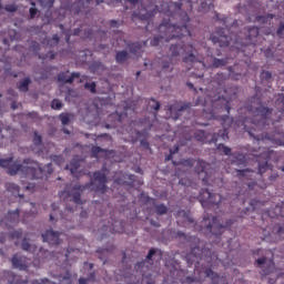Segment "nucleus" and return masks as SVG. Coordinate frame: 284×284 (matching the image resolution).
<instances>
[{
    "mask_svg": "<svg viewBox=\"0 0 284 284\" xmlns=\"http://www.w3.org/2000/svg\"><path fill=\"white\" fill-rule=\"evenodd\" d=\"M149 105L151 110H154V112H159V110H161V103L154 99H151L149 101Z\"/></svg>",
    "mask_w": 284,
    "mask_h": 284,
    "instance_id": "obj_41",
    "label": "nucleus"
},
{
    "mask_svg": "<svg viewBox=\"0 0 284 284\" xmlns=\"http://www.w3.org/2000/svg\"><path fill=\"white\" fill-rule=\"evenodd\" d=\"M37 14H39V9H37V7H31L29 9V19H37Z\"/></svg>",
    "mask_w": 284,
    "mask_h": 284,
    "instance_id": "obj_50",
    "label": "nucleus"
},
{
    "mask_svg": "<svg viewBox=\"0 0 284 284\" xmlns=\"http://www.w3.org/2000/svg\"><path fill=\"white\" fill-rule=\"evenodd\" d=\"M92 1L94 0H78L73 3L68 1L63 4V8L71 14H78L88 19L92 12ZM101 3H110V0H95V6H101Z\"/></svg>",
    "mask_w": 284,
    "mask_h": 284,
    "instance_id": "obj_10",
    "label": "nucleus"
},
{
    "mask_svg": "<svg viewBox=\"0 0 284 284\" xmlns=\"http://www.w3.org/2000/svg\"><path fill=\"white\" fill-rule=\"evenodd\" d=\"M134 134H135V136H131V141L133 142V143H136V141H139V139H141L142 136H143V133L141 132V131H134Z\"/></svg>",
    "mask_w": 284,
    "mask_h": 284,
    "instance_id": "obj_56",
    "label": "nucleus"
},
{
    "mask_svg": "<svg viewBox=\"0 0 284 284\" xmlns=\"http://www.w3.org/2000/svg\"><path fill=\"white\" fill-rule=\"evenodd\" d=\"M262 151L260 154H254L256 156V161L258 163V174L263 176L270 170V159L274 156V151L270 149H261Z\"/></svg>",
    "mask_w": 284,
    "mask_h": 284,
    "instance_id": "obj_12",
    "label": "nucleus"
},
{
    "mask_svg": "<svg viewBox=\"0 0 284 284\" xmlns=\"http://www.w3.org/2000/svg\"><path fill=\"white\" fill-rule=\"evenodd\" d=\"M277 37H280V39H284V24H280L278 29H277Z\"/></svg>",
    "mask_w": 284,
    "mask_h": 284,
    "instance_id": "obj_61",
    "label": "nucleus"
},
{
    "mask_svg": "<svg viewBox=\"0 0 284 284\" xmlns=\"http://www.w3.org/2000/svg\"><path fill=\"white\" fill-rule=\"evenodd\" d=\"M59 284H72V277L67 273L64 276H59Z\"/></svg>",
    "mask_w": 284,
    "mask_h": 284,
    "instance_id": "obj_43",
    "label": "nucleus"
},
{
    "mask_svg": "<svg viewBox=\"0 0 284 284\" xmlns=\"http://www.w3.org/2000/svg\"><path fill=\"white\" fill-rule=\"evenodd\" d=\"M52 258H54V254L43 247H41L37 254L39 263H45V261H50Z\"/></svg>",
    "mask_w": 284,
    "mask_h": 284,
    "instance_id": "obj_24",
    "label": "nucleus"
},
{
    "mask_svg": "<svg viewBox=\"0 0 284 284\" xmlns=\"http://www.w3.org/2000/svg\"><path fill=\"white\" fill-rule=\"evenodd\" d=\"M114 154V150L103 149L101 146H92L91 148V156L93 159H99V156H103L104 159H110Z\"/></svg>",
    "mask_w": 284,
    "mask_h": 284,
    "instance_id": "obj_20",
    "label": "nucleus"
},
{
    "mask_svg": "<svg viewBox=\"0 0 284 284\" xmlns=\"http://www.w3.org/2000/svg\"><path fill=\"white\" fill-rule=\"evenodd\" d=\"M217 150L220 152H223V154H225L226 156H230L232 154V149L230 146H226L225 144L223 143H220L217 145Z\"/></svg>",
    "mask_w": 284,
    "mask_h": 284,
    "instance_id": "obj_36",
    "label": "nucleus"
},
{
    "mask_svg": "<svg viewBox=\"0 0 284 284\" xmlns=\"http://www.w3.org/2000/svg\"><path fill=\"white\" fill-rule=\"evenodd\" d=\"M81 168V159H79L78 155L73 156V159L70 162V165L65 166V170H70L72 176L75 179H79V174H77V171Z\"/></svg>",
    "mask_w": 284,
    "mask_h": 284,
    "instance_id": "obj_22",
    "label": "nucleus"
},
{
    "mask_svg": "<svg viewBox=\"0 0 284 284\" xmlns=\"http://www.w3.org/2000/svg\"><path fill=\"white\" fill-rule=\"evenodd\" d=\"M128 59H130V53L126 50L118 51L115 53L116 63L123 64Z\"/></svg>",
    "mask_w": 284,
    "mask_h": 284,
    "instance_id": "obj_31",
    "label": "nucleus"
},
{
    "mask_svg": "<svg viewBox=\"0 0 284 284\" xmlns=\"http://www.w3.org/2000/svg\"><path fill=\"white\" fill-rule=\"evenodd\" d=\"M275 105L278 111L284 114V93H280L277 100L275 101Z\"/></svg>",
    "mask_w": 284,
    "mask_h": 284,
    "instance_id": "obj_34",
    "label": "nucleus"
},
{
    "mask_svg": "<svg viewBox=\"0 0 284 284\" xmlns=\"http://www.w3.org/2000/svg\"><path fill=\"white\" fill-rule=\"evenodd\" d=\"M156 254V248H151L146 255V261H152V256Z\"/></svg>",
    "mask_w": 284,
    "mask_h": 284,
    "instance_id": "obj_63",
    "label": "nucleus"
},
{
    "mask_svg": "<svg viewBox=\"0 0 284 284\" xmlns=\"http://www.w3.org/2000/svg\"><path fill=\"white\" fill-rule=\"evenodd\" d=\"M247 112L251 118H245L242 122L245 132L250 134L255 141H272L276 145H284L283 129L276 128L274 134L265 133L270 126V119H272L273 109L260 103L258 106H247Z\"/></svg>",
    "mask_w": 284,
    "mask_h": 284,
    "instance_id": "obj_3",
    "label": "nucleus"
},
{
    "mask_svg": "<svg viewBox=\"0 0 284 284\" xmlns=\"http://www.w3.org/2000/svg\"><path fill=\"white\" fill-rule=\"evenodd\" d=\"M254 174V171H250L247 169L245 170H237V176L245 179V176H252Z\"/></svg>",
    "mask_w": 284,
    "mask_h": 284,
    "instance_id": "obj_46",
    "label": "nucleus"
},
{
    "mask_svg": "<svg viewBox=\"0 0 284 284\" xmlns=\"http://www.w3.org/2000/svg\"><path fill=\"white\" fill-rule=\"evenodd\" d=\"M176 219H182L183 223L194 224V219L190 215V211L180 210L175 213Z\"/></svg>",
    "mask_w": 284,
    "mask_h": 284,
    "instance_id": "obj_26",
    "label": "nucleus"
},
{
    "mask_svg": "<svg viewBox=\"0 0 284 284\" xmlns=\"http://www.w3.org/2000/svg\"><path fill=\"white\" fill-rule=\"evenodd\" d=\"M199 201L204 210H219L223 196L221 194H212L210 190H202L199 195Z\"/></svg>",
    "mask_w": 284,
    "mask_h": 284,
    "instance_id": "obj_11",
    "label": "nucleus"
},
{
    "mask_svg": "<svg viewBox=\"0 0 284 284\" xmlns=\"http://www.w3.org/2000/svg\"><path fill=\"white\" fill-rule=\"evenodd\" d=\"M181 164L184 165L185 168H193L194 159L182 160Z\"/></svg>",
    "mask_w": 284,
    "mask_h": 284,
    "instance_id": "obj_54",
    "label": "nucleus"
},
{
    "mask_svg": "<svg viewBox=\"0 0 284 284\" xmlns=\"http://www.w3.org/2000/svg\"><path fill=\"white\" fill-rule=\"evenodd\" d=\"M27 116H29V119H32V121H39V113L36 111L29 112Z\"/></svg>",
    "mask_w": 284,
    "mask_h": 284,
    "instance_id": "obj_59",
    "label": "nucleus"
},
{
    "mask_svg": "<svg viewBox=\"0 0 284 284\" xmlns=\"http://www.w3.org/2000/svg\"><path fill=\"white\" fill-rule=\"evenodd\" d=\"M84 89L90 90L92 94H97V82H87Z\"/></svg>",
    "mask_w": 284,
    "mask_h": 284,
    "instance_id": "obj_44",
    "label": "nucleus"
},
{
    "mask_svg": "<svg viewBox=\"0 0 284 284\" xmlns=\"http://www.w3.org/2000/svg\"><path fill=\"white\" fill-rule=\"evenodd\" d=\"M31 83L32 79L24 78L17 83V89L19 90V92H28V90H30Z\"/></svg>",
    "mask_w": 284,
    "mask_h": 284,
    "instance_id": "obj_27",
    "label": "nucleus"
},
{
    "mask_svg": "<svg viewBox=\"0 0 284 284\" xmlns=\"http://www.w3.org/2000/svg\"><path fill=\"white\" fill-rule=\"evenodd\" d=\"M41 143H43V138H41V134H39V132L34 131L33 132V144L41 145Z\"/></svg>",
    "mask_w": 284,
    "mask_h": 284,
    "instance_id": "obj_47",
    "label": "nucleus"
},
{
    "mask_svg": "<svg viewBox=\"0 0 284 284\" xmlns=\"http://www.w3.org/2000/svg\"><path fill=\"white\" fill-rule=\"evenodd\" d=\"M11 263L16 270H20L22 272H26L30 265L28 257L19 254L12 256Z\"/></svg>",
    "mask_w": 284,
    "mask_h": 284,
    "instance_id": "obj_18",
    "label": "nucleus"
},
{
    "mask_svg": "<svg viewBox=\"0 0 284 284\" xmlns=\"http://www.w3.org/2000/svg\"><path fill=\"white\" fill-rule=\"evenodd\" d=\"M227 64V60L225 59H213L212 68H223V65Z\"/></svg>",
    "mask_w": 284,
    "mask_h": 284,
    "instance_id": "obj_38",
    "label": "nucleus"
},
{
    "mask_svg": "<svg viewBox=\"0 0 284 284\" xmlns=\"http://www.w3.org/2000/svg\"><path fill=\"white\" fill-rule=\"evenodd\" d=\"M4 10H6V12H17V10H19V7L14 3L6 4Z\"/></svg>",
    "mask_w": 284,
    "mask_h": 284,
    "instance_id": "obj_51",
    "label": "nucleus"
},
{
    "mask_svg": "<svg viewBox=\"0 0 284 284\" xmlns=\"http://www.w3.org/2000/svg\"><path fill=\"white\" fill-rule=\"evenodd\" d=\"M176 239H184V241H187V235L183 231L175 232Z\"/></svg>",
    "mask_w": 284,
    "mask_h": 284,
    "instance_id": "obj_62",
    "label": "nucleus"
},
{
    "mask_svg": "<svg viewBox=\"0 0 284 284\" xmlns=\"http://www.w3.org/2000/svg\"><path fill=\"white\" fill-rule=\"evenodd\" d=\"M239 26V21L235 20L230 29H216L215 32L211 34V41L214 43V45H220V48H227L230 43H234L240 52L244 53V57H252L254 52H256V44L258 43V39L261 37L258 36V28L257 27H251L246 29V38L245 42H241V36L234 34L233 32L230 33L231 30H234ZM230 36H227V33Z\"/></svg>",
    "mask_w": 284,
    "mask_h": 284,
    "instance_id": "obj_4",
    "label": "nucleus"
},
{
    "mask_svg": "<svg viewBox=\"0 0 284 284\" xmlns=\"http://www.w3.org/2000/svg\"><path fill=\"white\" fill-rule=\"evenodd\" d=\"M10 239H21L23 236V230L19 229L9 233Z\"/></svg>",
    "mask_w": 284,
    "mask_h": 284,
    "instance_id": "obj_48",
    "label": "nucleus"
},
{
    "mask_svg": "<svg viewBox=\"0 0 284 284\" xmlns=\"http://www.w3.org/2000/svg\"><path fill=\"white\" fill-rule=\"evenodd\" d=\"M233 224V220H227L225 225H223L219 223V217L206 214L204 215L201 223L200 232H203L204 234H211V236H215V239H221L223 231L227 230V227H232Z\"/></svg>",
    "mask_w": 284,
    "mask_h": 284,
    "instance_id": "obj_9",
    "label": "nucleus"
},
{
    "mask_svg": "<svg viewBox=\"0 0 284 284\" xmlns=\"http://www.w3.org/2000/svg\"><path fill=\"white\" fill-rule=\"evenodd\" d=\"M84 190L105 194V192H108V166L103 165L101 171H95L90 183L84 185L75 184L74 186L68 184L64 191L59 192V196L67 201H73L75 205H83V201H81V192H84Z\"/></svg>",
    "mask_w": 284,
    "mask_h": 284,
    "instance_id": "obj_6",
    "label": "nucleus"
},
{
    "mask_svg": "<svg viewBox=\"0 0 284 284\" xmlns=\"http://www.w3.org/2000/svg\"><path fill=\"white\" fill-rule=\"evenodd\" d=\"M6 190H7V192H11L13 194V196L19 197V199H23V194L19 193V190H20L19 185H17L12 182H8L6 184Z\"/></svg>",
    "mask_w": 284,
    "mask_h": 284,
    "instance_id": "obj_29",
    "label": "nucleus"
},
{
    "mask_svg": "<svg viewBox=\"0 0 284 284\" xmlns=\"http://www.w3.org/2000/svg\"><path fill=\"white\" fill-rule=\"evenodd\" d=\"M239 95L235 88L222 89L216 88L215 91H209L205 98H197L195 105H202V116L209 121H220L222 130L212 135L211 140H207L205 131H196L194 133L195 141L200 143H219V141H227L230 139V132L227 131L232 125V119H230V110H232V101H236Z\"/></svg>",
    "mask_w": 284,
    "mask_h": 284,
    "instance_id": "obj_2",
    "label": "nucleus"
},
{
    "mask_svg": "<svg viewBox=\"0 0 284 284\" xmlns=\"http://www.w3.org/2000/svg\"><path fill=\"white\" fill-rule=\"evenodd\" d=\"M190 110H192V103L190 102L176 101L175 103L168 105V112L173 121L179 120L183 112H190Z\"/></svg>",
    "mask_w": 284,
    "mask_h": 284,
    "instance_id": "obj_13",
    "label": "nucleus"
},
{
    "mask_svg": "<svg viewBox=\"0 0 284 284\" xmlns=\"http://www.w3.org/2000/svg\"><path fill=\"white\" fill-rule=\"evenodd\" d=\"M155 212L160 216H163V214H168V206L165 204H158L155 205Z\"/></svg>",
    "mask_w": 284,
    "mask_h": 284,
    "instance_id": "obj_37",
    "label": "nucleus"
},
{
    "mask_svg": "<svg viewBox=\"0 0 284 284\" xmlns=\"http://www.w3.org/2000/svg\"><path fill=\"white\" fill-rule=\"evenodd\" d=\"M8 132H10V129H0V145H3V143H6V139H8Z\"/></svg>",
    "mask_w": 284,
    "mask_h": 284,
    "instance_id": "obj_40",
    "label": "nucleus"
},
{
    "mask_svg": "<svg viewBox=\"0 0 284 284\" xmlns=\"http://www.w3.org/2000/svg\"><path fill=\"white\" fill-rule=\"evenodd\" d=\"M51 108L52 110H61V108H63V102H61L59 99H53L51 102Z\"/></svg>",
    "mask_w": 284,
    "mask_h": 284,
    "instance_id": "obj_45",
    "label": "nucleus"
},
{
    "mask_svg": "<svg viewBox=\"0 0 284 284\" xmlns=\"http://www.w3.org/2000/svg\"><path fill=\"white\" fill-rule=\"evenodd\" d=\"M170 61H162L161 70L158 72V77H168L174 67L172 65V61L179 57V54H186L183 58V63H203V58L194 54V45L185 44L183 42L172 44L170 47Z\"/></svg>",
    "mask_w": 284,
    "mask_h": 284,
    "instance_id": "obj_7",
    "label": "nucleus"
},
{
    "mask_svg": "<svg viewBox=\"0 0 284 284\" xmlns=\"http://www.w3.org/2000/svg\"><path fill=\"white\" fill-rule=\"evenodd\" d=\"M32 284H57V283H53V282H51V281L48 280V278H42V280H36V281H33Z\"/></svg>",
    "mask_w": 284,
    "mask_h": 284,
    "instance_id": "obj_57",
    "label": "nucleus"
},
{
    "mask_svg": "<svg viewBox=\"0 0 284 284\" xmlns=\"http://www.w3.org/2000/svg\"><path fill=\"white\" fill-rule=\"evenodd\" d=\"M61 232H54L53 230H47L42 233L43 243L49 245H61Z\"/></svg>",
    "mask_w": 284,
    "mask_h": 284,
    "instance_id": "obj_16",
    "label": "nucleus"
},
{
    "mask_svg": "<svg viewBox=\"0 0 284 284\" xmlns=\"http://www.w3.org/2000/svg\"><path fill=\"white\" fill-rule=\"evenodd\" d=\"M59 34H53L51 39L44 40L43 43H47L48 48H57L59 45Z\"/></svg>",
    "mask_w": 284,
    "mask_h": 284,
    "instance_id": "obj_33",
    "label": "nucleus"
},
{
    "mask_svg": "<svg viewBox=\"0 0 284 284\" xmlns=\"http://www.w3.org/2000/svg\"><path fill=\"white\" fill-rule=\"evenodd\" d=\"M68 72H70V71L60 72L58 74L59 83H74V79H79L81 77V73L73 72V73H71V77L68 78Z\"/></svg>",
    "mask_w": 284,
    "mask_h": 284,
    "instance_id": "obj_21",
    "label": "nucleus"
},
{
    "mask_svg": "<svg viewBox=\"0 0 284 284\" xmlns=\"http://www.w3.org/2000/svg\"><path fill=\"white\" fill-rule=\"evenodd\" d=\"M30 50L34 52V54H37L39 59H42V61H45V59L52 61L57 57V53L52 51H49L44 54H40L39 51L41 50V44H39V42H32Z\"/></svg>",
    "mask_w": 284,
    "mask_h": 284,
    "instance_id": "obj_19",
    "label": "nucleus"
},
{
    "mask_svg": "<svg viewBox=\"0 0 284 284\" xmlns=\"http://www.w3.org/2000/svg\"><path fill=\"white\" fill-rule=\"evenodd\" d=\"M43 10H51L54 7V0H38Z\"/></svg>",
    "mask_w": 284,
    "mask_h": 284,
    "instance_id": "obj_35",
    "label": "nucleus"
},
{
    "mask_svg": "<svg viewBox=\"0 0 284 284\" xmlns=\"http://www.w3.org/2000/svg\"><path fill=\"white\" fill-rule=\"evenodd\" d=\"M199 260L209 263L210 267L204 271L205 276L211 278V281H217L219 273L212 271V267H214V263H212L214 261L212 253L205 248H201V246L192 247L191 252L186 255L189 265H192V263H199Z\"/></svg>",
    "mask_w": 284,
    "mask_h": 284,
    "instance_id": "obj_8",
    "label": "nucleus"
},
{
    "mask_svg": "<svg viewBox=\"0 0 284 284\" xmlns=\"http://www.w3.org/2000/svg\"><path fill=\"white\" fill-rule=\"evenodd\" d=\"M275 211L278 212L277 216H283L284 217V203L281 204V206H276Z\"/></svg>",
    "mask_w": 284,
    "mask_h": 284,
    "instance_id": "obj_60",
    "label": "nucleus"
},
{
    "mask_svg": "<svg viewBox=\"0 0 284 284\" xmlns=\"http://www.w3.org/2000/svg\"><path fill=\"white\" fill-rule=\"evenodd\" d=\"M207 168H210V164L206 163L205 161L197 160L196 165H195V172L196 174H203L205 173V176L202 179L204 185H212L210 181H212V175L207 174Z\"/></svg>",
    "mask_w": 284,
    "mask_h": 284,
    "instance_id": "obj_17",
    "label": "nucleus"
},
{
    "mask_svg": "<svg viewBox=\"0 0 284 284\" xmlns=\"http://www.w3.org/2000/svg\"><path fill=\"white\" fill-rule=\"evenodd\" d=\"M109 26L110 28H119L121 24L116 20H110Z\"/></svg>",
    "mask_w": 284,
    "mask_h": 284,
    "instance_id": "obj_64",
    "label": "nucleus"
},
{
    "mask_svg": "<svg viewBox=\"0 0 284 284\" xmlns=\"http://www.w3.org/2000/svg\"><path fill=\"white\" fill-rule=\"evenodd\" d=\"M128 110H132L134 112L136 110V108L129 105L126 103V105L124 106V111H125L124 114L123 113L119 114V112H115V113L109 115V119H114V116H116L118 123H121L123 121V116H128Z\"/></svg>",
    "mask_w": 284,
    "mask_h": 284,
    "instance_id": "obj_28",
    "label": "nucleus"
},
{
    "mask_svg": "<svg viewBox=\"0 0 284 284\" xmlns=\"http://www.w3.org/2000/svg\"><path fill=\"white\" fill-rule=\"evenodd\" d=\"M0 168H4L7 170V174L10 176H17V174H22L24 179H48L50 174L54 172L52 169V164H47L41 166L38 162L31 159H24L23 162L16 160L10 156L8 159H0Z\"/></svg>",
    "mask_w": 284,
    "mask_h": 284,
    "instance_id": "obj_5",
    "label": "nucleus"
},
{
    "mask_svg": "<svg viewBox=\"0 0 284 284\" xmlns=\"http://www.w3.org/2000/svg\"><path fill=\"white\" fill-rule=\"evenodd\" d=\"M26 207H30V211H24V219H30L34 212L32 211L34 207V203L32 202H26L24 203Z\"/></svg>",
    "mask_w": 284,
    "mask_h": 284,
    "instance_id": "obj_39",
    "label": "nucleus"
},
{
    "mask_svg": "<svg viewBox=\"0 0 284 284\" xmlns=\"http://www.w3.org/2000/svg\"><path fill=\"white\" fill-rule=\"evenodd\" d=\"M21 210L17 209L16 211H9L8 214H6L1 221L0 225L2 227H14V225H19V214Z\"/></svg>",
    "mask_w": 284,
    "mask_h": 284,
    "instance_id": "obj_15",
    "label": "nucleus"
},
{
    "mask_svg": "<svg viewBox=\"0 0 284 284\" xmlns=\"http://www.w3.org/2000/svg\"><path fill=\"white\" fill-rule=\"evenodd\" d=\"M63 155H54L53 156V163H57V165H59L61 168L62 163H63Z\"/></svg>",
    "mask_w": 284,
    "mask_h": 284,
    "instance_id": "obj_55",
    "label": "nucleus"
},
{
    "mask_svg": "<svg viewBox=\"0 0 284 284\" xmlns=\"http://www.w3.org/2000/svg\"><path fill=\"white\" fill-rule=\"evenodd\" d=\"M92 37H94V32L92 31V29H89L88 31L87 30L83 31L84 39H92Z\"/></svg>",
    "mask_w": 284,
    "mask_h": 284,
    "instance_id": "obj_58",
    "label": "nucleus"
},
{
    "mask_svg": "<svg viewBox=\"0 0 284 284\" xmlns=\"http://www.w3.org/2000/svg\"><path fill=\"white\" fill-rule=\"evenodd\" d=\"M4 277L8 284H28V280H22L20 275H16L10 271L4 272Z\"/></svg>",
    "mask_w": 284,
    "mask_h": 284,
    "instance_id": "obj_23",
    "label": "nucleus"
},
{
    "mask_svg": "<svg viewBox=\"0 0 284 284\" xmlns=\"http://www.w3.org/2000/svg\"><path fill=\"white\" fill-rule=\"evenodd\" d=\"M131 54H135V57H139L141 54L142 49H143V43L141 42H132L126 44Z\"/></svg>",
    "mask_w": 284,
    "mask_h": 284,
    "instance_id": "obj_30",
    "label": "nucleus"
},
{
    "mask_svg": "<svg viewBox=\"0 0 284 284\" xmlns=\"http://www.w3.org/2000/svg\"><path fill=\"white\" fill-rule=\"evenodd\" d=\"M21 248H22L24 252H32L33 254H34V252H37V246L30 244V242H29L28 239H26V237L22 240Z\"/></svg>",
    "mask_w": 284,
    "mask_h": 284,
    "instance_id": "obj_32",
    "label": "nucleus"
},
{
    "mask_svg": "<svg viewBox=\"0 0 284 284\" xmlns=\"http://www.w3.org/2000/svg\"><path fill=\"white\" fill-rule=\"evenodd\" d=\"M199 12H210L214 10L213 0H200ZM194 3H199V0H179V2H165L162 1L160 6H155L153 10L150 7L141 9L139 12H133L132 21L138 24L136 21L143 23L144 28L150 26V19L160 12L166 18H163L162 23L159 26V36L151 40V45L156 48L161 45L163 41L169 43L172 39H185L192 37L187 23H190V16L187 12H192Z\"/></svg>",
    "mask_w": 284,
    "mask_h": 284,
    "instance_id": "obj_1",
    "label": "nucleus"
},
{
    "mask_svg": "<svg viewBox=\"0 0 284 284\" xmlns=\"http://www.w3.org/2000/svg\"><path fill=\"white\" fill-rule=\"evenodd\" d=\"M273 271H274V261H271L270 264H268V267L265 268V270H263V271L261 272V274H262L263 276H267V274H272Z\"/></svg>",
    "mask_w": 284,
    "mask_h": 284,
    "instance_id": "obj_49",
    "label": "nucleus"
},
{
    "mask_svg": "<svg viewBox=\"0 0 284 284\" xmlns=\"http://www.w3.org/2000/svg\"><path fill=\"white\" fill-rule=\"evenodd\" d=\"M270 79H272V72H270V71H262L261 80L262 81H270Z\"/></svg>",
    "mask_w": 284,
    "mask_h": 284,
    "instance_id": "obj_53",
    "label": "nucleus"
},
{
    "mask_svg": "<svg viewBox=\"0 0 284 284\" xmlns=\"http://www.w3.org/2000/svg\"><path fill=\"white\" fill-rule=\"evenodd\" d=\"M229 72L233 81H239V79H241L244 74L243 69H241L239 64H235L234 67H230Z\"/></svg>",
    "mask_w": 284,
    "mask_h": 284,
    "instance_id": "obj_25",
    "label": "nucleus"
},
{
    "mask_svg": "<svg viewBox=\"0 0 284 284\" xmlns=\"http://www.w3.org/2000/svg\"><path fill=\"white\" fill-rule=\"evenodd\" d=\"M227 79V75L223 74V73H217L216 74V81L219 85H223V83H225V80Z\"/></svg>",
    "mask_w": 284,
    "mask_h": 284,
    "instance_id": "obj_52",
    "label": "nucleus"
},
{
    "mask_svg": "<svg viewBox=\"0 0 284 284\" xmlns=\"http://www.w3.org/2000/svg\"><path fill=\"white\" fill-rule=\"evenodd\" d=\"M59 119L62 125H70V113H61L59 115Z\"/></svg>",
    "mask_w": 284,
    "mask_h": 284,
    "instance_id": "obj_42",
    "label": "nucleus"
},
{
    "mask_svg": "<svg viewBox=\"0 0 284 284\" xmlns=\"http://www.w3.org/2000/svg\"><path fill=\"white\" fill-rule=\"evenodd\" d=\"M136 176L134 174H125L123 172L115 173L113 181L115 185H122L123 187H134V181Z\"/></svg>",
    "mask_w": 284,
    "mask_h": 284,
    "instance_id": "obj_14",
    "label": "nucleus"
}]
</instances>
